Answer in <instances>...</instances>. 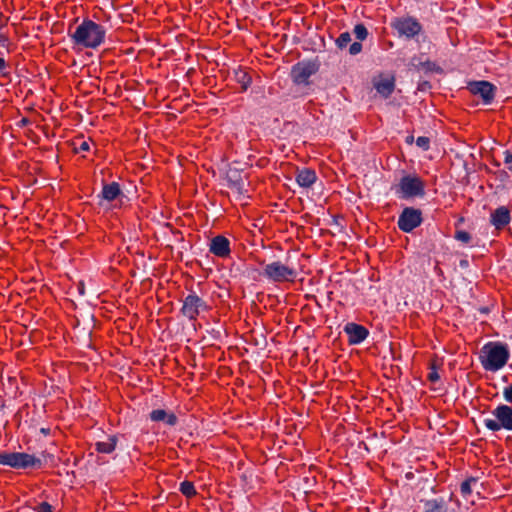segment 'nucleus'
<instances>
[{
    "label": "nucleus",
    "instance_id": "f257e3e1",
    "mask_svg": "<svg viewBox=\"0 0 512 512\" xmlns=\"http://www.w3.org/2000/svg\"><path fill=\"white\" fill-rule=\"evenodd\" d=\"M105 36L104 26L91 19H84L71 34V40L75 45L83 48L96 49L104 43Z\"/></svg>",
    "mask_w": 512,
    "mask_h": 512
},
{
    "label": "nucleus",
    "instance_id": "f03ea898",
    "mask_svg": "<svg viewBox=\"0 0 512 512\" xmlns=\"http://www.w3.org/2000/svg\"><path fill=\"white\" fill-rule=\"evenodd\" d=\"M510 351L506 344L501 342H488L479 352V361L484 370L496 372L508 362Z\"/></svg>",
    "mask_w": 512,
    "mask_h": 512
},
{
    "label": "nucleus",
    "instance_id": "7ed1b4c3",
    "mask_svg": "<svg viewBox=\"0 0 512 512\" xmlns=\"http://www.w3.org/2000/svg\"><path fill=\"white\" fill-rule=\"evenodd\" d=\"M399 199L423 198L425 196V184L417 175H404L394 187Z\"/></svg>",
    "mask_w": 512,
    "mask_h": 512
},
{
    "label": "nucleus",
    "instance_id": "20e7f679",
    "mask_svg": "<svg viewBox=\"0 0 512 512\" xmlns=\"http://www.w3.org/2000/svg\"><path fill=\"white\" fill-rule=\"evenodd\" d=\"M0 465L8 466L13 469L41 468L43 461L31 454L25 452H0Z\"/></svg>",
    "mask_w": 512,
    "mask_h": 512
},
{
    "label": "nucleus",
    "instance_id": "39448f33",
    "mask_svg": "<svg viewBox=\"0 0 512 512\" xmlns=\"http://www.w3.org/2000/svg\"><path fill=\"white\" fill-rule=\"evenodd\" d=\"M320 64L317 60H303L294 64L290 71L292 82L297 87H309L310 77L319 71Z\"/></svg>",
    "mask_w": 512,
    "mask_h": 512
},
{
    "label": "nucleus",
    "instance_id": "423d86ee",
    "mask_svg": "<svg viewBox=\"0 0 512 512\" xmlns=\"http://www.w3.org/2000/svg\"><path fill=\"white\" fill-rule=\"evenodd\" d=\"M492 415L496 419H484L483 423L487 429L496 432L501 429L512 431V407L501 404L498 405L493 411Z\"/></svg>",
    "mask_w": 512,
    "mask_h": 512
},
{
    "label": "nucleus",
    "instance_id": "0eeeda50",
    "mask_svg": "<svg viewBox=\"0 0 512 512\" xmlns=\"http://www.w3.org/2000/svg\"><path fill=\"white\" fill-rule=\"evenodd\" d=\"M390 27L397 32L399 37L406 39L415 38L423 30L421 23L412 16L395 17L391 20Z\"/></svg>",
    "mask_w": 512,
    "mask_h": 512
},
{
    "label": "nucleus",
    "instance_id": "6e6552de",
    "mask_svg": "<svg viewBox=\"0 0 512 512\" xmlns=\"http://www.w3.org/2000/svg\"><path fill=\"white\" fill-rule=\"evenodd\" d=\"M262 275L273 282H285L293 281L297 276V272L296 269L290 265L280 261H274L265 265Z\"/></svg>",
    "mask_w": 512,
    "mask_h": 512
},
{
    "label": "nucleus",
    "instance_id": "1a4fd4ad",
    "mask_svg": "<svg viewBox=\"0 0 512 512\" xmlns=\"http://www.w3.org/2000/svg\"><path fill=\"white\" fill-rule=\"evenodd\" d=\"M422 221L421 210L413 207H405L398 217L397 225L401 231L410 233L420 226Z\"/></svg>",
    "mask_w": 512,
    "mask_h": 512
},
{
    "label": "nucleus",
    "instance_id": "9d476101",
    "mask_svg": "<svg viewBox=\"0 0 512 512\" xmlns=\"http://www.w3.org/2000/svg\"><path fill=\"white\" fill-rule=\"evenodd\" d=\"M467 90L471 94L479 96L482 99L483 104L489 105L494 100L497 88L489 81L480 80L469 82L467 84Z\"/></svg>",
    "mask_w": 512,
    "mask_h": 512
},
{
    "label": "nucleus",
    "instance_id": "9b49d317",
    "mask_svg": "<svg viewBox=\"0 0 512 512\" xmlns=\"http://www.w3.org/2000/svg\"><path fill=\"white\" fill-rule=\"evenodd\" d=\"M207 308L206 302L196 295V293L192 292L184 298L181 312L188 319L194 320L197 318L200 311L206 310Z\"/></svg>",
    "mask_w": 512,
    "mask_h": 512
},
{
    "label": "nucleus",
    "instance_id": "f8f14e48",
    "mask_svg": "<svg viewBox=\"0 0 512 512\" xmlns=\"http://www.w3.org/2000/svg\"><path fill=\"white\" fill-rule=\"evenodd\" d=\"M226 180L227 186L237 193L238 198L246 196L247 190L245 189L241 169L230 166L226 171Z\"/></svg>",
    "mask_w": 512,
    "mask_h": 512
},
{
    "label": "nucleus",
    "instance_id": "ddd939ff",
    "mask_svg": "<svg viewBox=\"0 0 512 512\" xmlns=\"http://www.w3.org/2000/svg\"><path fill=\"white\" fill-rule=\"evenodd\" d=\"M343 331L347 334L350 345L362 343L369 335V331L364 326L353 322L347 323Z\"/></svg>",
    "mask_w": 512,
    "mask_h": 512
},
{
    "label": "nucleus",
    "instance_id": "4468645a",
    "mask_svg": "<svg viewBox=\"0 0 512 512\" xmlns=\"http://www.w3.org/2000/svg\"><path fill=\"white\" fill-rule=\"evenodd\" d=\"M409 70L417 72L424 71L425 73L442 72V69L433 61L429 59L423 60L421 56H413L408 64Z\"/></svg>",
    "mask_w": 512,
    "mask_h": 512
},
{
    "label": "nucleus",
    "instance_id": "2eb2a0df",
    "mask_svg": "<svg viewBox=\"0 0 512 512\" xmlns=\"http://www.w3.org/2000/svg\"><path fill=\"white\" fill-rule=\"evenodd\" d=\"M353 34L355 35V37L358 41L353 42L349 46V54L352 56H356L359 53H361L362 48H363L361 41H364L367 39L369 32L363 23H358L354 26Z\"/></svg>",
    "mask_w": 512,
    "mask_h": 512
},
{
    "label": "nucleus",
    "instance_id": "dca6fc26",
    "mask_svg": "<svg viewBox=\"0 0 512 512\" xmlns=\"http://www.w3.org/2000/svg\"><path fill=\"white\" fill-rule=\"evenodd\" d=\"M209 251L217 257H227L231 251L230 241L224 236H215L210 242Z\"/></svg>",
    "mask_w": 512,
    "mask_h": 512
},
{
    "label": "nucleus",
    "instance_id": "f3484780",
    "mask_svg": "<svg viewBox=\"0 0 512 512\" xmlns=\"http://www.w3.org/2000/svg\"><path fill=\"white\" fill-rule=\"evenodd\" d=\"M510 221V211L506 206L496 208L490 215V223L498 230L504 228Z\"/></svg>",
    "mask_w": 512,
    "mask_h": 512
},
{
    "label": "nucleus",
    "instance_id": "a211bd4d",
    "mask_svg": "<svg viewBox=\"0 0 512 512\" xmlns=\"http://www.w3.org/2000/svg\"><path fill=\"white\" fill-rule=\"evenodd\" d=\"M121 194L120 185L117 182H111L104 184L101 193L97 196L99 198V205H102V201L111 202L115 200Z\"/></svg>",
    "mask_w": 512,
    "mask_h": 512
},
{
    "label": "nucleus",
    "instance_id": "6ab92c4d",
    "mask_svg": "<svg viewBox=\"0 0 512 512\" xmlns=\"http://www.w3.org/2000/svg\"><path fill=\"white\" fill-rule=\"evenodd\" d=\"M149 417L153 422H164L168 426H175L178 422L177 416L174 413H168L164 409L152 410Z\"/></svg>",
    "mask_w": 512,
    "mask_h": 512
},
{
    "label": "nucleus",
    "instance_id": "aec40b11",
    "mask_svg": "<svg viewBox=\"0 0 512 512\" xmlns=\"http://www.w3.org/2000/svg\"><path fill=\"white\" fill-rule=\"evenodd\" d=\"M317 180V175L314 170L304 168L299 170L296 175V182L303 188L311 187Z\"/></svg>",
    "mask_w": 512,
    "mask_h": 512
},
{
    "label": "nucleus",
    "instance_id": "412c9836",
    "mask_svg": "<svg viewBox=\"0 0 512 512\" xmlns=\"http://www.w3.org/2000/svg\"><path fill=\"white\" fill-rule=\"evenodd\" d=\"M423 508L421 512H447L448 506L446 501L440 497L430 500H423Z\"/></svg>",
    "mask_w": 512,
    "mask_h": 512
},
{
    "label": "nucleus",
    "instance_id": "4be33fe9",
    "mask_svg": "<svg viewBox=\"0 0 512 512\" xmlns=\"http://www.w3.org/2000/svg\"><path fill=\"white\" fill-rule=\"evenodd\" d=\"M376 91L384 98H388L395 89L394 78H384L374 83Z\"/></svg>",
    "mask_w": 512,
    "mask_h": 512
},
{
    "label": "nucleus",
    "instance_id": "5701e85b",
    "mask_svg": "<svg viewBox=\"0 0 512 512\" xmlns=\"http://www.w3.org/2000/svg\"><path fill=\"white\" fill-rule=\"evenodd\" d=\"M117 444V437L115 435L109 436L106 441H98L95 443V450L99 453L110 454L112 453Z\"/></svg>",
    "mask_w": 512,
    "mask_h": 512
},
{
    "label": "nucleus",
    "instance_id": "b1692460",
    "mask_svg": "<svg viewBox=\"0 0 512 512\" xmlns=\"http://www.w3.org/2000/svg\"><path fill=\"white\" fill-rule=\"evenodd\" d=\"M233 75L234 80L241 85L242 91H246L252 82V78L249 73L239 67L233 71Z\"/></svg>",
    "mask_w": 512,
    "mask_h": 512
},
{
    "label": "nucleus",
    "instance_id": "393cba45",
    "mask_svg": "<svg viewBox=\"0 0 512 512\" xmlns=\"http://www.w3.org/2000/svg\"><path fill=\"white\" fill-rule=\"evenodd\" d=\"M478 484V478L476 477H469L466 480H464L460 485V492L464 498H467L469 495H471L473 491V487H475Z\"/></svg>",
    "mask_w": 512,
    "mask_h": 512
},
{
    "label": "nucleus",
    "instance_id": "a878e982",
    "mask_svg": "<svg viewBox=\"0 0 512 512\" xmlns=\"http://www.w3.org/2000/svg\"><path fill=\"white\" fill-rule=\"evenodd\" d=\"M179 490L183 495H185L188 498L195 496L197 493L194 484L190 481L181 482Z\"/></svg>",
    "mask_w": 512,
    "mask_h": 512
},
{
    "label": "nucleus",
    "instance_id": "bb28decb",
    "mask_svg": "<svg viewBox=\"0 0 512 512\" xmlns=\"http://www.w3.org/2000/svg\"><path fill=\"white\" fill-rule=\"evenodd\" d=\"M351 42V34L349 32L341 33L338 38L335 40V44L337 48L340 50L345 49L348 44Z\"/></svg>",
    "mask_w": 512,
    "mask_h": 512
},
{
    "label": "nucleus",
    "instance_id": "cd10ccee",
    "mask_svg": "<svg viewBox=\"0 0 512 512\" xmlns=\"http://www.w3.org/2000/svg\"><path fill=\"white\" fill-rule=\"evenodd\" d=\"M416 145L424 151L430 148V138L426 136H420L416 139Z\"/></svg>",
    "mask_w": 512,
    "mask_h": 512
},
{
    "label": "nucleus",
    "instance_id": "c85d7f7f",
    "mask_svg": "<svg viewBox=\"0 0 512 512\" xmlns=\"http://www.w3.org/2000/svg\"><path fill=\"white\" fill-rule=\"evenodd\" d=\"M454 238L463 243H469V241L471 240V235L467 231L458 230L455 232Z\"/></svg>",
    "mask_w": 512,
    "mask_h": 512
},
{
    "label": "nucleus",
    "instance_id": "c756f323",
    "mask_svg": "<svg viewBox=\"0 0 512 512\" xmlns=\"http://www.w3.org/2000/svg\"><path fill=\"white\" fill-rule=\"evenodd\" d=\"M504 400L508 403H512V384L503 389Z\"/></svg>",
    "mask_w": 512,
    "mask_h": 512
},
{
    "label": "nucleus",
    "instance_id": "7c9ffc66",
    "mask_svg": "<svg viewBox=\"0 0 512 512\" xmlns=\"http://www.w3.org/2000/svg\"><path fill=\"white\" fill-rule=\"evenodd\" d=\"M36 512H52V506L48 502H42L37 508Z\"/></svg>",
    "mask_w": 512,
    "mask_h": 512
},
{
    "label": "nucleus",
    "instance_id": "2f4dec72",
    "mask_svg": "<svg viewBox=\"0 0 512 512\" xmlns=\"http://www.w3.org/2000/svg\"><path fill=\"white\" fill-rule=\"evenodd\" d=\"M504 163L507 165V168L512 171V153L509 151L505 152Z\"/></svg>",
    "mask_w": 512,
    "mask_h": 512
},
{
    "label": "nucleus",
    "instance_id": "473e14b6",
    "mask_svg": "<svg viewBox=\"0 0 512 512\" xmlns=\"http://www.w3.org/2000/svg\"><path fill=\"white\" fill-rule=\"evenodd\" d=\"M428 379L431 381V382H436L440 379V376L437 372V370L435 368H433L429 374H428Z\"/></svg>",
    "mask_w": 512,
    "mask_h": 512
},
{
    "label": "nucleus",
    "instance_id": "72a5a7b5",
    "mask_svg": "<svg viewBox=\"0 0 512 512\" xmlns=\"http://www.w3.org/2000/svg\"><path fill=\"white\" fill-rule=\"evenodd\" d=\"M431 87L430 83L428 81H423L419 83L418 90L425 91Z\"/></svg>",
    "mask_w": 512,
    "mask_h": 512
},
{
    "label": "nucleus",
    "instance_id": "f704fd0d",
    "mask_svg": "<svg viewBox=\"0 0 512 512\" xmlns=\"http://www.w3.org/2000/svg\"><path fill=\"white\" fill-rule=\"evenodd\" d=\"M248 478H249V476L246 473H243L241 475V482H242L241 486H242L243 489H246V486L248 484Z\"/></svg>",
    "mask_w": 512,
    "mask_h": 512
},
{
    "label": "nucleus",
    "instance_id": "c9c22d12",
    "mask_svg": "<svg viewBox=\"0 0 512 512\" xmlns=\"http://www.w3.org/2000/svg\"><path fill=\"white\" fill-rule=\"evenodd\" d=\"M459 267L461 269H467L469 267V261L466 258H463L459 261Z\"/></svg>",
    "mask_w": 512,
    "mask_h": 512
},
{
    "label": "nucleus",
    "instance_id": "e433bc0d",
    "mask_svg": "<svg viewBox=\"0 0 512 512\" xmlns=\"http://www.w3.org/2000/svg\"><path fill=\"white\" fill-rule=\"evenodd\" d=\"M89 148H90V147H89L88 142L83 141V142L80 144L79 148H77L76 150H77V151H88V150H89Z\"/></svg>",
    "mask_w": 512,
    "mask_h": 512
},
{
    "label": "nucleus",
    "instance_id": "4c0bfd02",
    "mask_svg": "<svg viewBox=\"0 0 512 512\" xmlns=\"http://www.w3.org/2000/svg\"><path fill=\"white\" fill-rule=\"evenodd\" d=\"M6 68V61L3 58H0V74L6 75V72L4 71Z\"/></svg>",
    "mask_w": 512,
    "mask_h": 512
},
{
    "label": "nucleus",
    "instance_id": "58836bf2",
    "mask_svg": "<svg viewBox=\"0 0 512 512\" xmlns=\"http://www.w3.org/2000/svg\"><path fill=\"white\" fill-rule=\"evenodd\" d=\"M29 123H30V120H29L28 118H22V119L18 122V126H19V127H25V126H27Z\"/></svg>",
    "mask_w": 512,
    "mask_h": 512
},
{
    "label": "nucleus",
    "instance_id": "ea45409f",
    "mask_svg": "<svg viewBox=\"0 0 512 512\" xmlns=\"http://www.w3.org/2000/svg\"><path fill=\"white\" fill-rule=\"evenodd\" d=\"M405 142H406L407 144H409V145H410V144H412V143L414 142V137H413V135H408V136L406 137V139H405Z\"/></svg>",
    "mask_w": 512,
    "mask_h": 512
}]
</instances>
